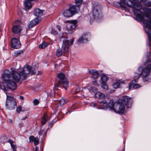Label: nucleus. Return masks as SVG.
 Wrapping results in <instances>:
<instances>
[{
	"label": "nucleus",
	"instance_id": "nucleus-1",
	"mask_svg": "<svg viewBox=\"0 0 151 151\" xmlns=\"http://www.w3.org/2000/svg\"><path fill=\"white\" fill-rule=\"evenodd\" d=\"M36 73V70L32 69L31 66L28 65L19 73L12 70L10 74V72L9 70H6L2 76L4 82L0 83V88L5 92L8 91L9 89L15 90L17 87L16 82L21 80H24L27 74L29 73L34 74Z\"/></svg>",
	"mask_w": 151,
	"mask_h": 151
},
{
	"label": "nucleus",
	"instance_id": "nucleus-2",
	"mask_svg": "<svg viewBox=\"0 0 151 151\" xmlns=\"http://www.w3.org/2000/svg\"><path fill=\"white\" fill-rule=\"evenodd\" d=\"M60 40L62 41L63 44L61 49H58L56 50V55L57 57L67 54L68 51L70 46L73 45L74 42L73 39L69 41L67 40V37H61Z\"/></svg>",
	"mask_w": 151,
	"mask_h": 151
},
{
	"label": "nucleus",
	"instance_id": "nucleus-3",
	"mask_svg": "<svg viewBox=\"0 0 151 151\" xmlns=\"http://www.w3.org/2000/svg\"><path fill=\"white\" fill-rule=\"evenodd\" d=\"M92 4L93 14L92 19L97 20L101 19L103 16L101 12V6L97 2H93Z\"/></svg>",
	"mask_w": 151,
	"mask_h": 151
},
{
	"label": "nucleus",
	"instance_id": "nucleus-4",
	"mask_svg": "<svg viewBox=\"0 0 151 151\" xmlns=\"http://www.w3.org/2000/svg\"><path fill=\"white\" fill-rule=\"evenodd\" d=\"M151 68V65L149 64L144 68L140 67L138 69L139 71L141 72V75L143 79L148 82L151 81V74H150Z\"/></svg>",
	"mask_w": 151,
	"mask_h": 151
},
{
	"label": "nucleus",
	"instance_id": "nucleus-5",
	"mask_svg": "<svg viewBox=\"0 0 151 151\" xmlns=\"http://www.w3.org/2000/svg\"><path fill=\"white\" fill-rule=\"evenodd\" d=\"M57 77L59 80L55 85V87L58 88L60 86H61L66 90L68 83V79L65 77V74L63 73H59L58 74Z\"/></svg>",
	"mask_w": 151,
	"mask_h": 151
},
{
	"label": "nucleus",
	"instance_id": "nucleus-6",
	"mask_svg": "<svg viewBox=\"0 0 151 151\" xmlns=\"http://www.w3.org/2000/svg\"><path fill=\"white\" fill-rule=\"evenodd\" d=\"M80 10L78 7H76L75 5L70 6L68 9H65L62 12L64 16L65 17H69L73 16L75 13H77Z\"/></svg>",
	"mask_w": 151,
	"mask_h": 151
},
{
	"label": "nucleus",
	"instance_id": "nucleus-7",
	"mask_svg": "<svg viewBox=\"0 0 151 151\" xmlns=\"http://www.w3.org/2000/svg\"><path fill=\"white\" fill-rule=\"evenodd\" d=\"M143 0H120L119 2L120 6L127 9V7H131L132 4H140Z\"/></svg>",
	"mask_w": 151,
	"mask_h": 151
},
{
	"label": "nucleus",
	"instance_id": "nucleus-8",
	"mask_svg": "<svg viewBox=\"0 0 151 151\" xmlns=\"http://www.w3.org/2000/svg\"><path fill=\"white\" fill-rule=\"evenodd\" d=\"M6 100L5 106L6 109L12 110L15 109L17 106V104L14 99L9 96L6 93Z\"/></svg>",
	"mask_w": 151,
	"mask_h": 151
},
{
	"label": "nucleus",
	"instance_id": "nucleus-9",
	"mask_svg": "<svg viewBox=\"0 0 151 151\" xmlns=\"http://www.w3.org/2000/svg\"><path fill=\"white\" fill-rule=\"evenodd\" d=\"M69 22V23L67 24L66 29L68 33L72 34L73 32L72 30L74 29L76 27L77 21L76 20L71 21H66V22Z\"/></svg>",
	"mask_w": 151,
	"mask_h": 151
},
{
	"label": "nucleus",
	"instance_id": "nucleus-10",
	"mask_svg": "<svg viewBox=\"0 0 151 151\" xmlns=\"http://www.w3.org/2000/svg\"><path fill=\"white\" fill-rule=\"evenodd\" d=\"M122 104L125 105L128 108H130L132 104V100L131 98L127 96H124L122 99Z\"/></svg>",
	"mask_w": 151,
	"mask_h": 151
},
{
	"label": "nucleus",
	"instance_id": "nucleus-11",
	"mask_svg": "<svg viewBox=\"0 0 151 151\" xmlns=\"http://www.w3.org/2000/svg\"><path fill=\"white\" fill-rule=\"evenodd\" d=\"M11 46L15 49H18L21 47V43L16 38H13L11 40Z\"/></svg>",
	"mask_w": 151,
	"mask_h": 151
},
{
	"label": "nucleus",
	"instance_id": "nucleus-12",
	"mask_svg": "<svg viewBox=\"0 0 151 151\" xmlns=\"http://www.w3.org/2000/svg\"><path fill=\"white\" fill-rule=\"evenodd\" d=\"M137 80L132 81L130 83H129V89H131L132 88L134 89L138 88L140 87V86L138 84L136 83L137 82Z\"/></svg>",
	"mask_w": 151,
	"mask_h": 151
},
{
	"label": "nucleus",
	"instance_id": "nucleus-13",
	"mask_svg": "<svg viewBox=\"0 0 151 151\" xmlns=\"http://www.w3.org/2000/svg\"><path fill=\"white\" fill-rule=\"evenodd\" d=\"M117 106L118 107L117 110H116V112L118 113H123L125 110V105L122 103L117 104Z\"/></svg>",
	"mask_w": 151,
	"mask_h": 151
},
{
	"label": "nucleus",
	"instance_id": "nucleus-14",
	"mask_svg": "<svg viewBox=\"0 0 151 151\" xmlns=\"http://www.w3.org/2000/svg\"><path fill=\"white\" fill-rule=\"evenodd\" d=\"M100 109H108L107 104L105 100H103L98 102Z\"/></svg>",
	"mask_w": 151,
	"mask_h": 151
},
{
	"label": "nucleus",
	"instance_id": "nucleus-15",
	"mask_svg": "<svg viewBox=\"0 0 151 151\" xmlns=\"http://www.w3.org/2000/svg\"><path fill=\"white\" fill-rule=\"evenodd\" d=\"M22 29L21 26L18 25L13 26L12 28V31L15 34H18L21 32Z\"/></svg>",
	"mask_w": 151,
	"mask_h": 151
},
{
	"label": "nucleus",
	"instance_id": "nucleus-16",
	"mask_svg": "<svg viewBox=\"0 0 151 151\" xmlns=\"http://www.w3.org/2000/svg\"><path fill=\"white\" fill-rule=\"evenodd\" d=\"M89 73L91 75V77L94 79L97 78L99 76V73L98 71L95 70H91L89 71Z\"/></svg>",
	"mask_w": 151,
	"mask_h": 151
},
{
	"label": "nucleus",
	"instance_id": "nucleus-17",
	"mask_svg": "<svg viewBox=\"0 0 151 151\" xmlns=\"http://www.w3.org/2000/svg\"><path fill=\"white\" fill-rule=\"evenodd\" d=\"M34 0H26L24 1V4L26 9H29L32 7V1Z\"/></svg>",
	"mask_w": 151,
	"mask_h": 151
},
{
	"label": "nucleus",
	"instance_id": "nucleus-18",
	"mask_svg": "<svg viewBox=\"0 0 151 151\" xmlns=\"http://www.w3.org/2000/svg\"><path fill=\"white\" fill-rule=\"evenodd\" d=\"M34 15L37 17L38 18H40L43 14V10L38 8H36L35 10Z\"/></svg>",
	"mask_w": 151,
	"mask_h": 151
},
{
	"label": "nucleus",
	"instance_id": "nucleus-19",
	"mask_svg": "<svg viewBox=\"0 0 151 151\" xmlns=\"http://www.w3.org/2000/svg\"><path fill=\"white\" fill-rule=\"evenodd\" d=\"M116 103H114L112 100H110L107 104L108 108H109L110 110L116 112V109L114 108L115 105Z\"/></svg>",
	"mask_w": 151,
	"mask_h": 151
},
{
	"label": "nucleus",
	"instance_id": "nucleus-20",
	"mask_svg": "<svg viewBox=\"0 0 151 151\" xmlns=\"http://www.w3.org/2000/svg\"><path fill=\"white\" fill-rule=\"evenodd\" d=\"M87 41V38L86 37V35L84 34L81 35L78 41V42L80 43H85Z\"/></svg>",
	"mask_w": 151,
	"mask_h": 151
},
{
	"label": "nucleus",
	"instance_id": "nucleus-21",
	"mask_svg": "<svg viewBox=\"0 0 151 151\" xmlns=\"http://www.w3.org/2000/svg\"><path fill=\"white\" fill-rule=\"evenodd\" d=\"M41 20L40 18H37L32 20L30 23V25L32 27L38 24Z\"/></svg>",
	"mask_w": 151,
	"mask_h": 151
},
{
	"label": "nucleus",
	"instance_id": "nucleus-22",
	"mask_svg": "<svg viewBox=\"0 0 151 151\" xmlns=\"http://www.w3.org/2000/svg\"><path fill=\"white\" fill-rule=\"evenodd\" d=\"M65 101L64 99L62 98L60 100H56L55 103L58 106H61L63 105L65 103Z\"/></svg>",
	"mask_w": 151,
	"mask_h": 151
},
{
	"label": "nucleus",
	"instance_id": "nucleus-23",
	"mask_svg": "<svg viewBox=\"0 0 151 151\" xmlns=\"http://www.w3.org/2000/svg\"><path fill=\"white\" fill-rule=\"evenodd\" d=\"M95 96L97 98L99 99H102L104 97L105 95L99 92H97L95 94Z\"/></svg>",
	"mask_w": 151,
	"mask_h": 151
},
{
	"label": "nucleus",
	"instance_id": "nucleus-24",
	"mask_svg": "<svg viewBox=\"0 0 151 151\" xmlns=\"http://www.w3.org/2000/svg\"><path fill=\"white\" fill-rule=\"evenodd\" d=\"M107 79V77L104 75H102L101 76V80L100 81L101 83H105Z\"/></svg>",
	"mask_w": 151,
	"mask_h": 151
},
{
	"label": "nucleus",
	"instance_id": "nucleus-25",
	"mask_svg": "<svg viewBox=\"0 0 151 151\" xmlns=\"http://www.w3.org/2000/svg\"><path fill=\"white\" fill-rule=\"evenodd\" d=\"M146 32L148 37L150 43V47L151 49V32L150 30L145 29Z\"/></svg>",
	"mask_w": 151,
	"mask_h": 151
},
{
	"label": "nucleus",
	"instance_id": "nucleus-26",
	"mask_svg": "<svg viewBox=\"0 0 151 151\" xmlns=\"http://www.w3.org/2000/svg\"><path fill=\"white\" fill-rule=\"evenodd\" d=\"M122 83L120 81H118L113 85V87L114 88H117L119 87L120 84Z\"/></svg>",
	"mask_w": 151,
	"mask_h": 151
},
{
	"label": "nucleus",
	"instance_id": "nucleus-27",
	"mask_svg": "<svg viewBox=\"0 0 151 151\" xmlns=\"http://www.w3.org/2000/svg\"><path fill=\"white\" fill-rule=\"evenodd\" d=\"M47 115L46 114H44L41 120V124H42L44 125L47 122Z\"/></svg>",
	"mask_w": 151,
	"mask_h": 151
},
{
	"label": "nucleus",
	"instance_id": "nucleus-28",
	"mask_svg": "<svg viewBox=\"0 0 151 151\" xmlns=\"http://www.w3.org/2000/svg\"><path fill=\"white\" fill-rule=\"evenodd\" d=\"M143 3L145 5L148 6H151V2L149 0H144Z\"/></svg>",
	"mask_w": 151,
	"mask_h": 151
},
{
	"label": "nucleus",
	"instance_id": "nucleus-29",
	"mask_svg": "<svg viewBox=\"0 0 151 151\" xmlns=\"http://www.w3.org/2000/svg\"><path fill=\"white\" fill-rule=\"evenodd\" d=\"M48 44L45 42H43L41 44L39 45V47L43 49L46 47L48 45Z\"/></svg>",
	"mask_w": 151,
	"mask_h": 151
},
{
	"label": "nucleus",
	"instance_id": "nucleus-30",
	"mask_svg": "<svg viewBox=\"0 0 151 151\" xmlns=\"http://www.w3.org/2000/svg\"><path fill=\"white\" fill-rule=\"evenodd\" d=\"M82 3V0H75V3L76 5V7H78L79 8V6H80Z\"/></svg>",
	"mask_w": 151,
	"mask_h": 151
},
{
	"label": "nucleus",
	"instance_id": "nucleus-31",
	"mask_svg": "<svg viewBox=\"0 0 151 151\" xmlns=\"http://www.w3.org/2000/svg\"><path fill=\"white\" fill-rule=\"evenodd\" d=\"M139 74V73H137L136 72L135 73L134 75V80H133V81H135V80H137L138 81V80L140 76Z\"/></svg>",
	"mask_w": 151,
	"mask_h": 151
},
{
	"label": "nucleus",
	"instance_id": "nucleus-32",
	"mask_svg": "<svg viewBox=\"0 0 151 151\" xmlns=\"http://www.w3.org/2000/svg\"><path fill=\"white\" fill-rule=\"evenodd\" d=\"M89 91L91 92H95L97 90V89L96 87H91L89 89Z\"/></svg>",
	"mask_w": 151,
	"mask_h": 151
},
{
	"label": "nucleus",
	"instance_id": "nucleus-33",
	"mask_svg": "<svg viewBox=\"0 0 151 151\" xmlns=\"http://www.w3.org/2000/svg\"><path fill=\"white\" fill-rule=\"evenodd\" d=\"M149 55H147V62H149L151 61V53H149Z\"/></svg>",
	"mask_w": 151,
	"mask_h": 151
},
{
	"label": "nucleus",
	"instance_id": "nucleus-34",
	"mask_svg": "<svg viewBox=\"0 0 151 151\" xmlns=\"http://www.w3.org/2000/svg\"><path fill=\"white\" fill-rule=\"evenodd\" d=\"M33 142H34V144L35 145H38L39 143V140L37 137L35 138Z\"/></svg>",
	"mask_w": 151,
	"mask_h": 151
},
{
	"label": "nucleus",
	"instance_id": "nucleus-35",
	"mask_svg": "<svg viewBox=\"0 0 151 151\" xmlns=\"http://www.w3.org/2000/svg\"><path fill=\"white\" fill-rule=\"evenodd\" d=\"M101 84H102V87L103 89L106 90H107L108 89V86L105 83Z\"/></svg>",
	"mask_w": 151,
	"mask_h": 151
},
{
	"label": "nucleus",
	"instance_id": "nucleus-36",
	"mask_svg": "<svg viewBox=\"0 0 151 151\" xmlns=\"http://www.w3.org/2000/svg\"><path fill=\"white\" fill-rule=\"evenodd\" d=\"M11 146L13 151H16L17 147L15 145L12 144L11 145Z\"/></svg>",
	"mask_w": 151,
	"mask_h": 151
},
{
	"label": "nucleus",
	"instance_id": "nucleus-37",
	"mask_svg": "<svg viewBox=\"0 0 151 151\" xmlns=\"http://www.w3.org/2000/svg\"><path fill=\"white\" fill-rule=\"evenodd\" d=\"M51 34L55 35H57L58 34L57 31L53 29H51Z\"/></svg>",
	"mask_w": 151,
	"mask_h": 151
},
{
	"label": "nucleus",
	"instance_id": "nucleus-38",
	"mask_svg": "<svg viewBox=\"0 0 151 151\" xmlns=\"http://www.w3.org/2000/svg\"><path fill=\"white\" fill-rule=\"evenodd\" d=\"M22 106H19L16 109V111L18 114H19L20 111L22 110Z\"/></svg>",
	"mask_w": 151,
	"mask_h": 151
},
{
	"label": "nucleus",
	"instance_id": "nucleus-39",
	"mask_svg": "<svg viewBox=\"0 0 151 151\" xmlns=\"http://www.w3.org/2000/svg\"><path fill=\"white\" fill-rule=\"evenodd\" d=\"M35 138L33 136H30L29 138L30 142H32L34 141Z\"/></svg>",
	"mask_w": 151,
	"mask_h": 151
},
{
	"label": "nucleus",
	"instance_id": "nucleus-40",
	"mask_svg": "<svg viewBox=\"0 0 151 151\" xmlns=\"http://www.w3.org/2000/svg\"><path fill=\"white\" fill-rule=\"evenodd\" d=\"M6 139V137H3L1 138V142L2 143H4L7 142V140H4V139Z\"/></svg>",
	"mask_w": 151,
	"mask_h": 151
},
{
	"label": "nucleus",
	"instance_id": "nucleus-41",
	"mask_svg": "<svg viewBox=\"0 0 151 151\" xmlns=\"http://www.w3.org/2000/svg\"><path fill=\"white\" fill-rule=\"evenodd\" d=\"M33 103L35 105H37L39 104V101L38 100L35 99L33 101Z\"/></svg>",
	"mask_w": 151,
	"mask_h": 151
},
{
	"label": "nucleus",
	"instance_id": "nucleus-42",
	"mask_svg": "<svg viewBox=\"0 0 151 151\" xmlns=\"http://www.w3.org/2000/svg\"><path fill=\"white\" fill-rule=\"evenodd\" d=\"M90 105L91 106H93V107H94L95 106H96L97 105V104L96 103H91V104Z\"/></svg>",
	"mask_w": 151,
	"mask_h": 151
},
{
	"label": "nucleus",
	"instance_id": "nucleus-43",
	"mask_svg": "<svg viewBox=\"0 0 151 151\" xmlns=\"http://www.w3.org/2000/svg\"><path fill=\"white\" fill-rule=\"evenodd\" d=\"M8 142L10 143L11 145L14 144V142L12 140L9 139L8 140Z\"/></svg>",
	"mask_w": 151,
	"mask_h": 151
},
{
	"label": "nucleus",
	"instance_id": "nucleus-44",
	"mask_svg": "<svg viewBox=\"0 0 151 151\" xmlns=\"http://www.w3.org/2000/svg\"><path fill=\"white\" fill-rule=\"evenodd\" d=\"M23 53V51H17L16 52V54L18 55H19Z\"/></svg>",
	"mask_w": 151,
	"mask_h": 151
},
{
	"label": "nucleus",
	"instance_id": "nucleus-45",
	"mask_svg": "<svg viewBox=\"0 0 151 151\" xmlns=\"http://www.w3.org/2000/svg\"><path fill=\"white\" fill-rule=\"evenodd\" d=\"M62 113L61 112H60L58 115V117H60V116H62Z\"/></svg>",
	"mask_w": 151,
	"mask_h": 151
},
{
	"label": "nucleus",
	"instance_id": "nucleus-46",
	"mask_svg": "<svg viewBox=\"0 0 151 151\" xmlns=\"http://www.w3.org/2000/svg\"><path fill=\"white\" fill-rule=\"evenodd\" d=\"M57 27L58 29L59 30V31H60L61 30V27L59 25L57 26Z\"/></svg>",
	"mask_w": 151,
	"mask_h": 151
},
{
	"label": "nucleus",
	"instance_id": "nucleus-47",
	"mask_svg": "<svg viewBox=\"0 0 151 151\" xmlns=\"http://www.w3.org/2000/svg\"><path fill=\"white\" fill-rule=\"evenodd\" d=\"M93 85H94L95 86H98L96 81H95L93 82Z\"/></svg>",
	"mask_w": 151,
	"mask_h": 151
},
{
	"label": "nucleus",
	"instance_id": "nucleus-48",
	"mask_svg": "<svg viewBox=\"0 0 151 151\" xmlns=\"http://www.w3.org/2000/svg\"><path fill=\"white\" fill-rule=\"evenodd\" d=\"M38 147L37 146L36 147L35 151H37L38 150Z\"/></svg>",
	"mask_w": 151,
	"mask_h": 151
},
{
	"label": "nucleus",
	"instance_id": "nucleus-49",
	"mask_svg": "<svg viewBox=\"0 0 151 151\" xmlns=\"http://www.w3.org/2000/svg\"><path fill=\"white\" fill-rule=\"evenodd\" d=\"M53 123L52 122L51 124V122L50 123V124H49V126L51 127H52V125H53Z\"/></svg>",
	"mask_w": 151,
	"mask_h": 151
},
{
	"label": "nucleus",
	"instance_id": "nucleus-50",
	"mask_svg": "<svg viewBox=\"0 0 151 151\" xmlns=\"http://www.w3.org/2000/svg\"><path fill=\"white\" fill-rule=\"evenodd\" d=\"M20 99H21V100H23L24 99V97L23 96H20Z\"/></svg>",
	"mask_w": 151,
	"mask_h": 151
},
{
	"label": "nucleus",
	"instance_id": "nucleus-51",
	"mask_svg": "<svg viewBox=\"0 0 151 151\" xmlns=\"http://www.w3.org/2000/svg\"><path fill=\"white\" fill-rule=\"evenodd\" d=\"M39 134H40V135H41L42 134V133H41V131H39Z\"/></svg>",
	"mask_w": 151,
	"mask_h": 151
},
{
	"label": "nucleus",
	"instance_id": "nucleus-52",
	"mask_svg": "<svg viewBox=\"0 0 151 151\" xmlns=\"http://www.w3.org/2000/svg\"><path fill=\"white\" fill-rule=\"evenodd\" d=\"M27 118V116H25L22 119V120H23V119H26V118Z\"/></svg>",
	"mask_w": 151,
	"mask_h": 151
},
{
	"label": "nucleus",
	"instance_id": "nucleus-53",
	"mask_svg": "<svg viewBox=\"0 0 151 151\" xmlns=\"http://www.w3.org/2000/svg\"><path fill=\"white\" fill-rule=\"evenodd\" d=\"M9 122H10L11 123H12V120H10V121Z\"/></svg>",
	"mask_w": 151,
	"mask_h": 151
},
{
	"label": "nucleus",
	"instance_id": "nucleus-54",
	"mask_svg": "<svg viewBox=\"0 0 151 151\" xmlns=\"http://www.w3.org/2000/svg\"><path fill=\"white\" fill-rule=\"evenodd\" d=\"M79 91V90L78 91H76V93H77L78 92V91Z\"/></svg>",
	"mask_w": 151,
	"mask_h": 151
},
{
	"label": "nucleus",
	"instance_id": "nucleus-55",
	"mask_svg": "<svg viewBox=\"0 0 151 151\" xmlns=\"http://www.w3.org/2000/svg\"><path fill=\"white\" fill-rule=\"evenodd\" d=\"M38 74H41V73H38Z\"/></svg>",
	"mask_w": 151,
	"mask_h": 151
},
{
	"label": "nucleus",
	"instance_id": "nucleus-56",
	"mask_svg": "<svg viewBox=\"0 0 151 151\" xmlns=\"http://www.w3.org/2000/svg\"><path fill=\"white\" fill-rule=\"evenodd\" d=\"M38 74H41V73H38Z\"/></svg>",
	"mask_w": 151,
	"mask_h": 151
}]
</instances>
